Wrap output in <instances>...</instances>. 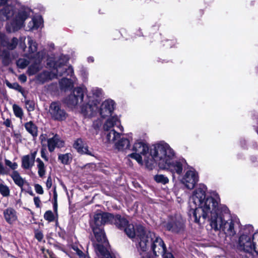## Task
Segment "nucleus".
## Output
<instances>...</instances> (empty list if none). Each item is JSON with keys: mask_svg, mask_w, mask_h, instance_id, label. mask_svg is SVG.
<instances>
[{"mask_svg": "<svg viewBox=\"0 0 258 258\" xmlns=\"http://www.w3.org/2000/svg\"><path fill=\"white\" fill-rule=\"evenodd\" d=\"M206 190L205 185H200L189 199L188 215L197 223H200L201 218L206 219L220 207L216 200L211 197L206 198Z\"/></svg>", "mask_w": 258, "mask_h": 258, "instance_id": "nucleus-1", "label": "nucleus"}, {"mask_svg": "<svg viewBox=\"0 0 258 258\" xmlns=\"http://www.w3.org/2000/svg\"><path fill=\"white\" fill-rule=\"evenodd\" d=\"M228 212L226 207H219L208 218L210 226L215 231L223 232L226 236L232 237L236 233L235 226L237 220L229 215Z\"/></svg>", "mask_w": 258, "mask_h": 258, "instance_id": "nucleus-2", "label": "nucleus"}, {"mask_svg": "<svg viewBox=\"0 0 258 258\" xmlns=\"http://www.w3.org/2000/svg\"><path fill=\"white\" fill-rule=\"evenodd\" d=\"M153 153L156 156V163L158 164L160 168L170 171L172 173L173 177L175 173L178 175L182 173V164L180 161L173 160L175 153L168 144H165L164 146H158Z\"/></svg>", "mask_w": 258, "mask_h": 258, "instance_id": "nucleus-3", "label": "nucleus"}, {"mask_svg": "<svg viewBox=\"0 0 258 258\" xmlns=\"http://www.w3.org/2000/svg\"><path fill=\"white\" fill-rule=\"evenodd\" d=\"M165 144L155 145L149 151V147L146 142L140 140H137L133 146V150L135 153L128 155V156L136 160L140 164H145L147 168L152 169L154 163L156 162V158L153 155V151L158 146H164Z\"/></svg>", "mask_w": 258, "mask_h": 258, "instance_id": "nucleus-4", "label": "nucleus"}, {"mask_svg": "<svg viewBox=\"0 0 258 258\" xmlns=\"http://www.w3.org/2000/svg\"><path fill=\"white\" fill-rule=\"evenodd\" d=\"M126 234L131 238L137 236L139 238V245L138 248L142 251H145L147 249V242L148 240L146 239L145 235L148 231H146L142 225H136V227L132 224H127L123 228Z\"/></svg>", "mask_w": 258, "mask_h": 258, "instance_id": "nucleus-5", "label": "nucleus"}, {"mask_svg": "<svg viewBox=\"0 0 258 258\" xmlns=\"http://www.w3.org/2000/svg\"><path fill=\"white\" fill-rule=\"evenodd\" d=\"M94 236L99 243H94L96 252L100 258H115L112 256L105 246L108 242L106 241L104 232L101 228H92Z\"/></svg>", "mask_w": 258, "mask_h": 258, "instance_id": "nucleus-6", "label": "nucleus"}, {"mask_svg": "<svg viewBox=\"0 0 258 258\" xmlns=\"http://www.w3.org/2000/svg\"><path fill=\"white\" fill-rule=\"evenodd\" d=\"M253 232V227L251 225L246 226L242 234L239 238V246L243 250L248 252L254 251L255 248L252 238V233Z\"/></svg>", "mask_w": 258, "mask_h": 258, "instance_id": "nucleus-7", "label": "nucleus"}, {"mask_svg": "<svg viewBox=\"0 0 258 258\" xmlns=\"http://www.w3.org/2000/svg\"><path fill=\"white\" fill-rule=\"evenodd\" d=\"M146 239L148 240L147 246L149 242L152 241V248L154 253L156 255L159 254H164L166 250L165 245L162 239L159 236H156L154 233L148 231L145 235Z\"/></svg>", "mask_w": 258, "mask_h": 258, "instance_id": "nucleus-8", "label": "nucleus"}, {"mask_svg": "<svg viewBox=\"0 0 258 258\" xmlns=\"http://www.w3.org/2000/svg\"><path fill=\"white\" fill-rule=\"evenodd\" d=\"M85 89L81 87L75 88L71 94L65 99V103L71 108L77 106L83 100Z\"/></svg>", "mask_w": 258, "mask_h": 258, "instance_id": "nucleus-9", "label": "nucleus"}, {"mask_svg": "<svg viewBox=\"0 0 258 258\" xmlns=\"http://www.w3.org/2000/svg\"><path fill=\"white\" fill-rule=\"evenodd\" d=\"M54 68L50 74V79L62 75L72 76L74 73L72 67H67L61 60L53 64Z\"/></svg>", "mask_w": 258, "mask_h": 258, "instance_id": "nucleus-10", "label": "nucleus"}, {"mask_svg": "<svg viewBox=\"0 0 258 258\" xmlns=\"http://www.w3.org/2000/svg\"><path fill=\"white\" fill-rule=\"evenodd\" d=\"M198 181V173L194 169L186 171L181 180L182 183L189 189L193 188Z\"/></svg>", "mask_w": 258, "mask_h": 258, "instance_id": "nucleus-11", "label": "nucleus"}, {"mask_svg": "<svg viewBox=\"0 0 258 258\" xmlns=\"http://www.w3.org/2000/svg\"><path fill=\"white\" fill-rule=\"evenodd\" d=\"M112 218V214L107 213H97L94 216L93 220L91 223L92 228L95 227L100 228L103 225L106 223H110V219Z\"/></svg>", "mask_w": 258, "mask_h": 258, "instance_id": "nucleus-12", "label": "nucleus"}, {"mask_svg": "<svg viewBox=\"0 0 258 258\" xmlns=\"http://www.w3.org/2000/svg\"><path fill=\"white\" fill-rule=\"evenodd\" d=\"M49 113L54 120H62L66 118V113L61 108L60 104L56 102H52L49 108Z\"/></svg>", "mask_w": 258, "mask_h": 258, "instance_id": "nucleus-13", "label": "nucleus"}, {"mask_svg": "<svg viewBox=\"0 0 258 258\" xmlns=\"http://www.w3.org/2000/svg\"><path fill=\"white\" fill-rule=\"evenodd\" d=\"M164 227L168 231L178 233L183 229L184 221L180 216L174 217L166 223Z\"/></svg>", "mask_w": 258, "mask_h": 258, "instance_id": "nucleus-14", "label": "nucleus"}, {"mask_svg": "<svg viewBox=\"0 0 258 258\" xmlns=\"http://www.w3.org/2000/svg\"><path fill=\"white\" fill-rule=\"evenodd\" d=\"M114 102L112 100H106L101 105H98V110L102 117L110 115L114 110Z\"/></svg>", "mask_w": 258, "mask_h": 258, "instance_id": "nucleus-15", "label": "nucleus"}, {"mask_svg": "<svg viewBox=\"0 0 258 258\" xmlns=\"http://www.w3.org/2000/svg\"><path fill=\"white\" fill-rule=\"evenodd\" d=\"M30 12V10H25L18 13L12 24L13 31L17 30L23 26L25 20L29 17Z\"/></svg>", "mask_w": 258, "mask_h": 258, "instance_id": "nucleus-16", "label": "nucleus"}, {"mask_svg": "<svg viewBox=\"0 0 258 258\" xmlns=\"http://www.w3.org/2000/svg\"><path fill=\"white\" fill-rule=\"evenodd\" d=\"M99 102L97 100L82 107L81 112L84 115L91 116L95 115L98 110Z\"/></svg>", "mask_w": 258, "mask_h": 258, "instance_id": "nucleus-17", "label": "nucleus"}, {"mask_svg": "<svg viewBox=\"0 0 258 258\" xmlns=\"http://www.w3.org/2000/svg\"><path fill=\"white\" fill-rule=\"evenodd\" d=\"M64 146V142L60 140L57 135H53L47 139V147L49 152H52L56 147L61 148Z\"/></svg>", "mask_w": 258, "mask_h": 258, "instance_id": "nucleus-18", "label": "nucleus"}, {"mask_svg": "<svg viewBox=\"0 0 258 258\" xmlns=\"http://www.w3.org/2000/svg\"><path fill=\"white\" fill-rule=\"evenodd\" d=\"M37 153V151H35L22 158V167L24 169H29L33 166Z\"/></svg>", "mask_w": 258, "mask_h": 258, "instance_id": "nucleus-19", "label": "nucleus"}, {"mask_svg": "<svg viewBox=\"0 0 258 258\" xmlns=\"http://www.w3.org/2000/svg\"><path fill=\"white\" fill-rule=\"evenodd\" d=\"M73 147L80 153L92 155L91 151L89 150L86 144L81 139H77L75 141Z\"/></svg>", "mask_w": 258, "mask_h": 258, "instance_id": "nucleus-20", "label": "nucleus"}, {"mask_svg": "<svg viewBox=\"0 0 258 258\" xmlns=\"http://www.w3.org/2000/svg\"><path fill=\"white\" fill-rule=\"evenodd\" d=\"M4 216L6 221L12 224L17 220L16 211L11 208H9L4 211Z\"/></svg>", "mask_w": 258, "mask_h": 258, "instance_id": "nucleus-21", "label": "nucleus"}, {"mask_svg": "<svg viewBox=\"0 0 258 258\" xmlns=\"http://www.w3.org/2000/svg\"><path fill=\"white\" fill-rule=\"evenodd\" d=\"M14 8L10 5L5 6L0 11V20H8L14 15Z\"/></svg>", "mask_w": 258, "mask_h": 258, "instance_id": "nucleus-22", "label": "nucleus"}, {"mask_svg": "<svg viewBox=\"0 0 258 258\" xmlns=\"http://www.w3.org/2000/svg\"><path fill=\"white\" fill-rule=\"evenodd\" d=\"M110 223L114 224L119 229L124 228L128 223L125 218L121 217L118 215H117L115 216L112 215V218L110 219Z\"/></svg>", "mask_w": 258, "mask_h": 258, "instance_id": "nucleus-23", "label": "nucleus"}, {"mask_svg": "<svg viewBox=\"0 0 258 258\" xmlns=\"http://www.w3.org/2000/svg\"><path fill=\"white\" fill-rule=\"evenodd\" d=\"M119 122V119L117 116L109 117L105 122L103 125V129L105 131H109L112 130V128L114 125H117Z\"/></svg>", "mask_w": 258, "mask_h": 258, "instance_id": "nucleus-24", "label": "nucleus"}, {"mask_svg": "<svg viewBox=\"0 0 258 258\" xmlns=\"http://www.w3.org/2000/svg\"><path fill=\"white\" fill-rule=\"evenodd\" d=\"M106 143L108 144L113 143L115 140L120 137L119 133L116 132L114 130H111L109 131H106Z\"/></svg>", "mask_w": 258, "mask_h": 258, "instance_id": "nucleus-25", "label": "nucleus"}, {"mask_svg": "<svg viewBox=\"0 0 258 258\" xmlns=\"http://www.w3.org/2000/svg\"><path fill=\"white\" fill-rule=\"evenodd\" d=\"M115 147L118 151H124L129 149L130 143L128 139L122 138L115 144Z\"/></svg>", "mask_w": 258, "mask_h": 258, "instance_id": "nucleus-26", "label": "nucleus"}, {"mask_svg": "<svg viewBox=\"0 0 258 258\" xmlns=\"http://www.w3.org/2000/svg\"><path fill=\"white\" fill-rule=\"evenodd\" d=\"M26 131L33 137H36L38 135V128L36 125L31 121L26 122L24 125Z\"/></svg>", "mask_w": 258, "mask_h": 258, "instance_id": "nucleus-27", "label": "nucleus"}, {"mask_svg": "<svg viewBox=\"0 0 258 258\" xmlns=\"http://www.w3.org/2000/svg\"><path fill=\"white\" fill-rule=\"evenodd\" d=\"M11 177L14 180L15 183L22 187L25 183V180L21 176L20 174L17 171H14L10 174Z\"/></svg>", "mask_w": 258, "mask_h": 258, "instance_id": "nucleus-28", "label": "nucleus"}, {"mask_svg": "<svg viewBox=\"0 0 258 258\" xmlns=\"http://www.w3.org/2000/svg\"><path fill=\"white\" fill-rule=\"evenodd\" d=\"M42 24V18L38 16L34 18L28 24L29 30H33L38 29Z\"/></svg>", "mask_w": 258, "mask_h": 258, "instance_id": "nucleus-29", "label": "nucleus"}, {"mask_svg": "<svg viewBox=\"0 0 258 258\" xmlns=\"http://www.w3.org/2000/svg\"><path fill=\"white\" fill-rule=\"evenodd\" d=\"M36 162L37 163L38 174L40 177H42L45 175L46 173L45 166L40 158H37Z\"/></svg>", "mask_w": 258, "mask_h": 258, "instance_id": "nucleus-30", "label": "nucleus"}, {"mask_svg": "<svg viewBox=\"0 0 258 258\" xmlns=\"http://www.w3.org/2000/svg\"><path fill=\"white\" fill-rule=\"evenodd\" d=\"M58 159L63 164H68L72 159V156L70 153L60 154L58 155Z\"/></svg>", "mask_w": 258, "mask_h": 258, "instance_id": "nucleus-31", "label": "nucleus"}, {"mask_svg": "<svg viewBox=\"0 0 258 258\" xmlns=\"http://www.w3.org/2000/svg\"><path fill=\"white\" fill-rule=\"evenodd\" d=\"M60 87L62 89H67L73 87V84L72 81L67 78H63L59 82Z\"/></svg>", "mask_w": 258, "mask_h": 258, "instance_id": "nucleus-32", "label": "nucleus"}, {"mask_svg": "<svg viewBox=\"0 0 258 258\" xmlns=\"http://www.w3.org/2000/svg\"><path fill=\"white\" fill-rule=\"evenodd\" d=\"M13 109L15 116L17 117L21 118L23 116V111L22 109L18 105L14 104L13 105Z\"/></svg>", "mask_w": 258, "mask_h": 258, "instance_id": "nucleus-33", "label": "nucleus"}, {"mask_svg": "<svg viewBox=\"0 0 258 258\" xmlns=\"http://www.w3.org/2000/svg\"><path fill=\"white\" fill-rule=\"evenodd\" d=\"M155 181L159 183L166 184L169 182L168 178L162 174H158L154 176Z\"/></svg>", "mask_w": 258, "mask_h": 258, "instance_id": "nucleus-34", "label": "nucleus"}, {"mask_svg": "<svg viewBox=\"0 0 258 258\" xmlns=\"http://www.w3.org/2000/svg\"><path fill=\"white\" fill-rule=\"evenodd\" d=\"M41 69V67L39 64L36 63L33 65H31L28 70L29 74L30 75H33L38 72Z\"/></svg>", "mask_w": 258, "mask_h": 258, "instance_id": "nucleus-35", "label": "nucleus"}, {"mask_svg": "<svg viewBox=\"0 0 258 258\" xmlns=\"http://www.w3.org/2000/svg\"><path fill=\"white\" fill-rule=\"evenodd\" d=\"M0 192L4 197L8 196L10 195V190L8 186L3 184H1Z\"/></svg>", "mask_w": 258, "mask_h": 258, "instance_id": "nucleus-36", "label": "nucleus"}, {"mask_svg": "<svg viewBox=\"0 0 258 258\" xmlns=\"http://www.w3.org/2000/svg\"><path fill=\"white\" fill-rule=\"evenodd\" d=\"M28 44L29 51L33 53L37 50V46L35 42H34L31 38H28Z\"/></svg>", "mask_w": 258, "mask_h": 258, "instance_id": "nucleus-37", "label": "nucleus"}, {"mask_svg": "<svg viewBox=\"0 0 258 258\" xmlns=\"http://www.w3.org/2000/svg\"><path fill=\"white\" fill-rule=\"evenodd\" d=\"M92 97L93 98H99L101 96L102 94V91L101 89L98 88H93L92 90Z\"/></svg>", "mask_w": 258, "mask_h": 258, "instance_id": "nucleus-38", "label": "nucleus"}, {"mask_svg": "<svg viewBox=\"0 0 258 258\" xmlns=\"http://www.w3.org/2000/svg\"><path fill=\"white\" fill-rule=\"evenodd\" d=\"M252 238L253 242V245L255 248L254 249V251L258 253V232L252 233Z\"/></svg>", "mask_w": 258, "mask_h": 258, "instance_id": "nucleus-39", "label": "nucleus"}, {"mask_svg": "<svg viewBox=\"0 0 258 258\" xmlns=\"http://www.w3.org/2000/svg\"><path fill=\"white\" fill-rule=\"evenodd\" d=\"M25 105L26 108H27L28 111H32L34 110L35 108V104L34 102L30 100H26L25 101Z\"/></svg>", "mask_w": 258, "mask_h": 258, "instance_id": "nucleus-40", "label": "nucleus"}, {"mask_svg": "<svg viewBox=\"0 0 258 258\" xmlns=\"http://www.w3.org/2000/svg\"><path fill=\"white\" fill-rule=\"evenodd\" d=\"M44 218L49 222L53 221L54 219V215L51 211H46L44 215Z\"/></svg>", "mask_w": 258, "mask_h": 258, "instance_id": "nucleus-41", "label": "nucleus"}, {"mask_svg": "<svg viewBox=\"0 0 258 258\" xmlns=\"http://www.w3.org/2000/svg\"><path fill=\"white\" fill-rule=\"evenodd\" d=\"M17 43H18L17 39L14 38L8 43V48L9 49L12 50V49H14L16 47V46L17 45Z\"/></svg>", "mask_w": 258, "mask_h": 258, "instance_id": "nucleus-42", "label": "nucleus"}, {"mask_svg": "<svg viewBox=\"0 0 258 258\" xmlns=\"http://www.w3.org/2000/svg\"><path fill=\"white\" fill-rule=\"evenodd\" d=\"M5 164L13 170H15L18 167V164L17 163L12 162L8 159H5Z\"/></svg>", "mask_w": 258, "mask_h": 258, "instance_id": "nucleus-43", "label": "nucleus"}, {"mask_svg": "<svg viewBox=\"0 0 258 258\" xmlns=\"http://www.w3.org/2000/svg\"><path fill=\"white\" fill-rule=\"evenodd\" d=\"M3 58V62L5 65H7L10 62L9 54L8 52H4L2 55Z\"/></svg>", "mask_w": 258, "mask_h": 258, "instance_id": "nucleus-44", "label": "nucleus"}, {"mask_svg": "<svg viewBox=\"0 0 258 258\" xmlns=\"http://www.w3.org/2000/svg\"><path fill=\"white\" fill-rule=\"evenodd\" d=\"M17 65L20 68L23 69L25 68L28 65V62L26 60L23 59H19L17 61Z\"/></svg>", "mask_w": 258, "mask_h": 258, "instance_id": "nucleus-45", "label": "nucleus"}, {"mask_svg": "<svg viewBox=\"0 0 258 258\" xmlns=\"http://www.w3.org/2000/svg\"><path fill=\"white\" fill-rule=\"evenodd\" d=\"M34 188H35V191L37 194H40V195H42L43 194V188L40 185H39L38 184H36L35 185Z\"/></svg>", "mask_w": 258, "mask_h": 258, "instance_id": "nucleus-46", "label": "nucleus"}, {"mask_svg": "<svg viewBox=\"0 0 258 258\" xmlns=\"http://www.w3.org/2000/svg\"><path fill=\"white\" fill-rule=\"evenodd\" d=\"M35 237L39 241H40L43 238V235L41 232L37 231L35 232Z\"/></svg>", "mask_w": 258, "mask_h": 258, "instance_id": "nucleus-47", "label": "nucleus"}, {"mask_svg": "<svg viewBox=\"0 0 258 258\" xmlns=\"http://www.w3.org/2000/svg\"><path fill=\"white\" fill-rule=\"evenodd\" d=\"M7 85L9 87L11 88H14L16 89H18L21 88L20 86L17 83H14L13 84H11L10 83H8L7 84Z\"/></svg>", "mask_w": 258, "mask_h": 258, "instance_id": "nucleus-48", "label": "nucleus"}, {"mask_svg": "<svg viewBox=\"0 0 258 258\" xmlns=\"http://www.w3.org/2000/svg\"><path fill=\"white\" fill-rule=\"evenodd\" d=\"M47 136L46 134H42L40 136V140L43 145L46 141H47Z\"/></svg>", "mask_w": 258, "mask_h": 258, "instance_id": "nucleus-49", "label": "nucleus"}, {"mask_svg": "<svg viewBox=\"0 0 258 258\" xmlns=\"http://www.w3.org/2000/svg\"><path fill=\"white\" fill-rule=\"evenodd\" d=\"M46 187L48 189H49L52 186V179L50 176L48 177L46 183Z\"/></svg>", "mask_w": 258, "mask_h": 258, "instance_id": "nucleus-50", "label": "nucleus"}, {"mask_svg": "<svg viewBox=\"0 0 258 258\" xmlns=\"http://www.w3.org/2000/svg\"><path fill=\"white\" fill-rule=\"evenodd\" d=\"M3 124L7 127H12V121L10 119H6L3 122Z\"/></svg>", "mask_w": 258, "mask_h": 258, "instance_id": "nucleus-51", "label": "nucleus"}, {"mask_svg": "<svg viewBox=\"0 0 258 258\" xmlns=\"http://www.w3.org/2000/svg\"><path fill=\"white\" fill-rule=\"evenodd\" d=\"M34 202L35 203V205L37 208L40 207V204L41 203L40 200L38 197H35L34 198Z\"/></svg>", "mask_w": 258, "mask_h": 258, "instance_id": "nucleus-52", "label": "nucleus"}, {"mask_svg": "<svg viewBox=\"0 0 258 258\" xmlns=\"http://www.w3.org/2000/svg\"><path fill=\"white\" fill-rule=\"evenodd\" d=\"M41 157L46 161H48V159L45 153V150L42 149L41 151Z\"/></svg>", "mask_w": 258, "mask_h": 258, "instance_id": "nucleus-53", "label": "nucleus"}, {"mask_svg": "<svg viewBox=\"0 0 258 258\" xmlns=\"http://www.w3.org/2000/svg\"><path fill=\"white\" fill-rule=\"evenodd\" d=\"M19 79L21 82L24 83L27 80V77L25 75L22 74L19 76Z\"/></svg>", "mask_w": 258, "mask_h": 258, "instance_id": "nucleus-54", "label": "nucleus"}, {"mask_svg": "<svg viewBox=\"0 0 258 258\" xmlns=\"http://www.w3.org/2000/svg\"><path fill=\"white\" fill-rule=\"evenodd\" d=\"M0 173L1 174H6V169L2 163H0Z\"/></svg>", "mask_w": 258, "mask_h": 258, "instance_id": "nucleus-55", "label": "nucleus"}, {"mask_svg": "<svg viewBox=\"0 0 258 258\" xmlns=\"http://www.w3.org/2000/svg\"><path fill=\"white\" fill-rule=\"evenodd\" d=\"M76 252L77 254L80 256V258H84V253L83 252L78 248L76 249Z\"/></svg>", "mask_w": 258, "mask_h": 258, "instance_id": "nucleus-56", "label": "nucleus"}, {"mask_svg": "<svg viewBox=\"0 0 258 258\" xmlns=\"http://www.w3.org/2000/svg\"><path fill=\"white\" fill-rule=\"evenodd\" d=\"M163 258H174L173 255L171 253H167L163 255Z\"/></svg>", "mask_w": 258, "mask_h": 258, "instance_id": "nucleus-57", "label": "nucleus"}, {"mask_svg": "<svg viewBox=\"0 0 258 258\" xmlns=\"http://www.w3.org/2000/svg\"><path fill=\"white\" fill-rule=\"evenodd\" d=\"M8 0H1V5H5Z\"/></svg>", "mask_w": 258, "mask_h": 258, "instance_id": "nucleus-58", "label": "nucleus"}, {"mask_svg": "<svg viewBox=\"0 0 258 258\" xmlns=\"http://www.w3.org/2000/svg\"><path fill=\"white\" fill-rule=\"evenodd\" d=\"M53 194H54V198H56L57 194H56V190H55V188H54V189Z\"/></svg>", "mask_w": 258, "mask_h": 258, "instance_id": "nucleus-59", "label": "nucleus"}, {"mask_svg": "<svg viewBox=\"0 0 258 258\" xmlns=\"http://www.w3.org/2000/svg\"><path fill=\"white\" fill-rule=\"evenodd\" d=\"M15 137H16L18 138L20 137V135L19 134H16L15 135Z\"/></svg>", "mask_w": 258, "mask_h": 258, "instance_id": "nucleus-60", "label": "nucleus"}, {"mask_svg": "<svg viewBox=\"0 0 258 258\" xmlns=\"http://www.w3.org/2000/svg\"><path fill=\"white\" fill-rule=\"evenodd\" d=\"M54 208L55 211H56L57 210V205H56V204H55L54 205Z\"/></svg>", "mask_w": 258, "mask_h": 258, "instance_id": "nucleus-61", "label": "nucleus"}, {"mask_svg": "<svg viewBox=\"0 0 258 258\" xmlns=\"http://www.w3.org/2000/svg\"><path fill=\"white\" fill-rule=\"evenodd\" d=\"M38 55H40L39 53H38ZM42 57H42V56L41 57V58H40V57L39 56L38 61H40V59H42Z\"/></svg>", "mask_w": 258, "mask_h": 258, "instance_id": "nucleus-62", "label": "nucleus"}, {"mask_svg": "<svg viewBox=\"0 0 258 258\" xmlns=\"http://www.w3.org/2000/svg\"><path fill=\"white\" fill-rule=\"evenodd\" d=\"M48 64H49V65H52V64H51L50 62H48Z\"/></svg>", "mask_w": 258, "mask_h": 258, "instance_id": "nucleus-63", "label": "nucleus"}, {"mask_svg": "<svg viewBox=\"0 0 258 258\" xmlns=\"http://www.w3.org/2000/svg\"><path fill=\"white\" fill-rule=\"evenodd\" d=\"M122 126H120V130H122Z\"/></svg>", "mask_w": 258, "mask_h": 258, "instance_id": "nucleus-64", "label": "nucleus"}]
</instances>
